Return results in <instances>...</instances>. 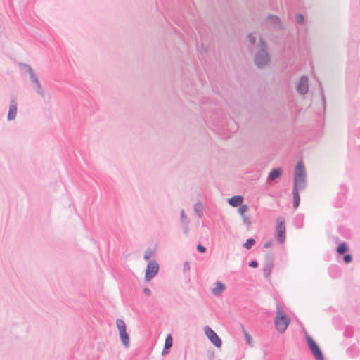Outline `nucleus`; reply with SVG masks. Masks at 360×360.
<instances>
[{
  "label": "nucleus",
  "instance_id": "nucleus-23",
  "mask_svg": "<svg viewBox=\"0 0 360 360\" xmlns=\"http://www.w3.org/2000/svg\"><path fill=\"white\" fill-rule=\"evenodd\" d=\"M348 250V248L345 243H342L337 247V252L339 255H342Z\"/></svg>",
  "mask_w": 360,
  "mask_h": 360
},
{
  "label": "nucleus",
  "instance_id": "nucleus-14",
  "mask_svg": "<svg viewBox=\"0 0 360 360\" xmlns=\"http://www.w3.org/2000/svg\"><path fill=\"white\" fill-rule=\"evenodd\" d=\"M180 224L184 229V233L187 235L189 232L190 220L186 214L184 209L180 210Z\"/></svg>",
  "mask_w": 360,
  "mask_h": 360
},
{
  "label": "nucleus",
  "instance_id": "nucleus-35",
  "mask_svg": "<svg viewBox=\"0 0 360 360\" xmlns=\"http://www.w3.org/2000/svg\"><path fill=\"white\" fill-rule=\"evenodd\" d=\"M271 246V241H267L264 245V248H269Z\"/></svg>",
  "mask_w": 360,
  "mask_h": 360
},
{
  "label": "nucleus",
  "instance_id": "nucleus-25",
  "mask_svg": "<svg viewBox=\"0 0 360 360\" xmlns=\"http://www.w3.org/2000/svg\"><path fill=\"white\" fill-rule=\"evenodd\" d=\"M248 210V206L247 205H240L238 211L243 216L244 213Z\"/></svg>",
  "mask_w": 360,
  "mask_h": 360
},
{
  "label": "nucleus",
  "instance_id": "nucleus-36",
  "mask_svg": "<svg viewBox=\"0 0 360 360\" xmlns=\"http://www.w3.org/2000/svg\"><path fill=\"white\" fill-rule=\"evenodd\" d=\"M186 268L189 269V264H188V262H186L185 264H184V269H186Z\"/></svg>",
  "mask_w": 360,
  "mask_h": 360
},
{
  "label": "nucleus",
  "instance_id": "nucleus-29",
  "mask_svg": "<svg viewBox=\"0 0 360 360\" xmlns=\"http://www.w3.org/2000/svg\"><path fill=\"white\" fill-rule=\"evenodd\" d=\"M343 260L345 263L348 264L352 262V257L350 254L345 255L343 257Z\"/></svg>",
  "mask_w": 360,
  "mask_h": 360
},
{
  "label": "nucleus",
  "instance_id": "nucleus-27",
  "mask_svg": "<svg viewBox=\"0 0 360 360\" xmlns=\"http://www.w3.org/2000/svg\"><path fill=\"white\" fill-rule=\"evenodd\" d=\"M243 330H244V333H245V340L248 344L250 345L252 341V337L250 336V335L249 333H248V332L244 328H243Z\"/></svg>",
  "mask_w": 360,
  "mask_h": 360
},
{
  "label": "nucleus",
  "instance_id": "nucleus-13",
  "mask_svg": "<svg viewBox=\"0 0 360 360\" xmlns=\"http://www.w3.org/2000/svg\"><path fill=\"white\" fill-rule=\"evenodd\" d=\"M308 77L303 75L300 79L297 86V91L299 94L304 95L308 92Z\"/></svg>",
  "mask_w": 360,
  "mask_h": 360
},
{
  "label": "nucleus",
  "instance_id": "nucleus-12",
  "mask_svg": "<svg viewBox=\"0 0 360 360\" xmlns=\"http://www.w3.org/2000/svg\"><path fill=\"white\" fill-rule=\"evenodd\" d=\"M18 65L23 73L27 74L29 75L30 81H32L34 78L37 77V74L34 72V70L30 65L20 62L18 63Z\"/></svg>",
  "mask_w": 360,
  "mask_h": 360
},
{
  "label": "nucleus",
  "instance_id": "nucleus-9",
  "mask_svg": "<svg viewBox=\"0 0 360 360\" xmlns=\"http://www.w3.org/2000/svg\"><path fill=\"white\" fill-rule=\"evenodd\" d=\"M265 23L267 27H271L275 30H279L282 27L280 18L274 15H269L266 20Z\"/></svg>",
  "mask_w": 360,
  "mask_h": 360
},
{
  "label": "nucleus",
  "instance_id": "nucleus-28",
  "mask_svg": "<svg viewBox=\"0 0 360 360\" xmlns=\"http://www.w3.org/2000/svg\"><path fill=\"white\" fill-rule=\"evenodd\" d=\"M152 255H153V252L151 250H150V249L146 250L144 253V259L146 260L149 259L151 257Z\"/></svg>",
  "mask_w": 360,
  "mask_h": 360
},
{
  "label": "nucleus",
  "instance_id": "nucleus-3",
  "mask_svg": "<svg viewBox=\"0 0 360 360\" xmlns=\"http://www.w3.org/2000/svg\"><path fill=\"white\" fill-rule=\"evenodd\" d=\"M290 323V319L282 310L281 307L278 304H277L276 316L274 319V325L276 330L280 333H284L286 330Z\"/></svg>",
  "mask_w": 360,
  "mask_h": 360
},
{
  "label": "nucleus",
  "instance_id": "nucleus-30",
  "mask_svg": "<svg viewBox=\"0 0 360 360\" xmlns=\"http://www.w3.org/2000/svg\"><path fill=\"white\" fill-rule=\"evenodd\" d=\"M242 219H243V221L245 224H246L248 226H250V224H251L250 219L246 215H243Z\"/></svg>",
  "mask_w": 360,
  "mask_h": 360
},
{
  "label": "nucleus",
  "instance_id": "nucleus-7",
  "mask_svg": "<svg viewBox=\"0 0 360 360\" xmlns=\"http://www.w3.org/2000/svg\"><path fill=\"white\" fill-rule=\"evenodd\" d=\"M204 332L210 341L217 348L222 345V342L219 335L209 326L204 328Z\"/></svg>",
  "mask_w": 360,
  "mask_h": 360
},
{
  "label": "nucleus",
  "instance_id": "nucleus-5",
  "mask_svg": "<svg viewBox=\"0 0 360 360\" xmlns=\"http://www.w3.org/2000/svg\"><path fill=\"white\" fill-rule=\"evenodd\" d=\"M306 340L307 345L314 355V358L316 360H324L323 355L318 346V345L315 342V341L312 339V338L308 335H306Z\"/></svg>",
  "mask_w": 360,
  "mask_h": 360
},
{
  "label": "nucleus",
  "instance_id": "nucleus-4",
  "mask_svg": "<svg viewBox=\"0 0 360 360\" xmlns=\"http://www.w3.org/2000/svg\"><path fill=\"white\" fill-rule=\"evenodd\" d=\"M116 326L119 331L120 340L122 345L128 348L129 347V336L127 333L126 325L122 319H118L116 321Z\"/></svg>",
  "mask_w": 360,
  "mask_h": 360
},
{
  "label": "nucleus",
  "instance_id": "nucleus-19",
  "mask_svg": "<svg viewBox=\"0 0 360 360\" xmlns=\"http://www.w3.org/2000/svg\"><path fill=\"white\" fill-rule=\"evenodd\" d=\"M243 197L241 195H235L228 200L229 204L232 207H238L242 204Z\"/></svg>",
  "mask_w": 360,
  "mask_h": 360
},
{
  "label": "nucleus",
  "instance_id": "nucleus-33",
  "mask_svg": "<svg viewBox=\"0 0 360 360\" xmlns=\"http://www.w3.org/2000/svg\"><path fill=\"white\" fill-rule=\"evenodd\" d=\"M321 99H322V101H323V108L325 109L326 108V98H325V96L323 94V89L322 88L321 89Z\"/></svg>",
  "mask_w": 360,
  "mask_h": 360
},
{
  "label": "nucleus",
  "instance_id": "nucleus-16",
  "mask_svg": "<svg viewBox=\"0 0 360 360\" xmlns=\"http://www.w3.org/2000/svg\"><path fill=\"white\" fill-rule=\"evenodd\" d=\"M282 172L283 171L281 168L273 169L268 175L267 181H271L280 178L282 175Z\"/></svg>",
  "mask_w": 360,
  "mask_h": 360
},
{
  "label": "nucleus",
  "instance_id": "nucleus-20",
  "mask_svg": "<svg viewBox=\"0 0 360 360\" xmlns=\"http://www.w3.org/2000/svg\"><path fill=\"white\" fill-rule=\"evenodd\" d=\"M204 210V206L203 204L201 202H197L194 205V212L198 215L199 218H201L202 216Z\"/></svg>",
  "mask_w": 360,
  "mask_h": 360
},
{
  "label": "nucleus",
  "instance_id": "nucleus-15",
  "mask_svg": "<svg viewBox=\"0 0 360 360\" xmlns=\"http://www.w3.org/2000/svg\"><path fill=\"white\" fill-rule=\"evenodd\" d=\"M273 265V257L271 255L269 254L266 255V263L263 268L264 276L265 278L269 277Z\"/></svg>",
  "mask_w": 360,
  "mask_h": 360
},
{
  "label": "nucleus",
  "instance_id": "nucleus-22",
  "mask_svg": "<svg viewBox=\"0 0 360 360\" xmlns=\"http://www.w3.org/2000/svg\"><path fill=\"white\" fill-rule=\"evenodd\" d=\"M172 346V338L171 335H168L165 339V347H164V349H163L162 354H165V353H167V352L165 350L171 348Z\"/></svg>",
  "mask_w": 360,
  "mask_h": 360
},
{
  "label": "nucleus",
  "instance_id": "nucleus-34",
  "mask_svg": "<svg viewBox=\"0 0 360 360\" xmlns=\"http://www.w3.org/2000/svg\"><path fill=\"white\" fill-rule=\"evenodd\" d=\"M143 292L147 295H150V293H151V291L149 288H144L143 289Z\"/></svg>",
  "mask_w": 360,
  "mask_h": 360
},
{
  "label": "nucleus",
  "instance_id": "nucleus-6",
  "mask_svg": "<svg viewBox=\"0 0 360 360\" xmlns=\"http://www.w3.org/2000/svg\"><path fill=\"white\" fill-rule=\"evenodd\" d=\"M158 271L159 264H158V262L155 260L150 261L147 264L144 278L145 281L146 282L150 281L158 274Z\"/></svg>",
  "mask_w": 360,
  "mask_h": 360
},
{
  "label": "nucleus",
  "instance_id": "nucleus-21",
  "mask_svg": "<svg viewBox=\"0 0 360 360\" xmlns=\"http://www.w3.org/2000/svg\"><path fill=\"white\" fill-rule=\"evenodd\" d=\"M292 195H293V207L294 208H297L299 206L300 204V195H299V190H297L296 188L292 190Z\"/></svg>",
  "mask_w": 360,
  "mask_h": 360
},
{
  "label": "nucleus",
  "instance_id": "nucleus-31",
  "mask_svg": "<svg viewBox=\"0 0 360 360\" xmlns=\"http://www.w3.org/2000/svg\"><path fill=\"white\" fill-rule=\"evenodd\" d=\"M197 249L200 252H202V253H204L206 251L205 247L200 244L198 245Z\"/></svg>",
  "mask_w": 360,
  "mask_h": 360
},
{
  "label": "nucleus",
  "instance_id": "nucleus-32",
  "mask_svg": "<svg viewBox=\"0 0 360 360\" xmlns=\"http://www.w3.org/2000/svg\"><path fill=\"white\" fill-rule=\"evenodd\" d=\"M249 266L252 268H256L258 266V263L255 260H252L249 263Z\"/></svg>",
  "mask_w": 360,
  "mask_h": 360
},
{
  "label": "nucleus",
  "instance_id": "nucleus-26",
  "mask_svg": "<svg viewBox=\"0 0 360 360\" xmlns=\"http://www.w3.org/2000/svg\"><path fill=\"white\" fill-rule=\"evenodd\" d=\"M296 22L300 25H302L304 22V17L302 14L298 13L296 15Z\"/></svg>",
  "mask_w": 360,
  "mask_h": 360
},
{
  "label": "nucleus",
  "instance_id": "nucleus-2",
  "mask_svg": "<svg viewBox=\"0 0 360 360\" xmlns=\"http://www.w3.org/2000/svg\"><path fill=\"white\" fill-rule=\"evenodd\" d=\"M304 166L302 162H298L294 172L293 188L299 191L304 189L307 184Z\"/></svg>",
  "mask_w": 360,
  "mask_h": 360
},
{
  "label": "nucleus",
  "instance_id": "nucleus-8",
  "mask_svg": "<svg viewBox=\"0 0 360 360\" xmlns=\"http://www.w3.org/2000/svg\"><path fill=\"white\" fill-rule=\"evenodd\" d=\"M17 106H18L17 98H16V97L13 96L10 100L9 109H8V115H7V119L8 121L14 120L16 118Z\"/></svg>",
  "mask_w": 360,
  "mask_h": 360
},
{
  "label": "nucleus",
  "instance_id": "nucleus-10",
  "mask_svg": "<svg viewBox=\"0 0 360 360\" xmlns=\"http://www.w3.org/2000/svg\"><path fill=\"white\" fill-rule=\"evenodd\" d=\"M32 89L42 98L46 96L45 90L41 85L38 77L30 81Z\"/></svg>",
  "mask_w": 360,
  "mask_h": 360
},
{
  "label": "nucleus",
  "instance_id": "nucleus-11",
  "mask_svg": "<svg viewBox=\"0 0 360 360\" xmlns=\"http://www.w3.org/2000/svg\"><path fill=\"white\" fill-rule=\"evenodd\" d=\"M276 231L278 241L283 243L285 240V226L284 222L280 221V219H277Z\"/></svg>",
  "mask_w": 360,
  "mask_h": 360
},
{
  "label": "nucleus",
  "instance_id": "nucleus-1",
  "mask_svg": "<svg viewBox=\"0 0 360 360\" xmlns=\"http://www.w3.org/2000/svg\"><path fill=\"white\" fill-rule=\"evenodd\" d=\"M254 52H255L254 61L259 68H263L269 65L271 58L267 51V44L262 37H259L257 49Z\"/></svg>",
  "mask_w": 360,
  "mask_h": 360
},
{
  "label": "nucleus",
  "instance_id": "nucleus-17",
  "mask_svg": "<svg viewBox=\"0 0 360 360\" xmlns=\"http://www.w3.org/2000/svg\"><path fill=\"white\" fill-rule=\"evenodd\" d=\"M215 286L212 288V292L216 295L219 296L221 295V293L225 290L226 285L224 283L221 281H218L215 284Z\"/></svg>",
  "mask_w": 360,
  "mask_h": 360
},
{
  "label": "nucleus",
  "instance_id": "nucleus-18",
  "mask_svg": "<svg viewBox=\"0 0 360 360\" xmlns=\"http://www.w3.org/2000/svg\"><path fill=\"white\" fill-rule=\"evenodd\" d=\"M248 41L250 44V51L254 52L257 49L258 41L257 42L256 36L253 33H250L248 36Z\"/></svg>",
  "mask_w": 360,
  "mask_h": 360
},
{
  "label": "nucleus",
  "instance_id": "nucleus-24",
  "mask_svg": "<svg viewBox=\"0 0 360 360\" xmlns=\"http://www.w3.org/2000/svg\"><path fill=\"white\" fill-rule=\"evenodd\" d=\"M255 243V240L253 238H249L243 244V247L247 250H250L252 245Z\"/></svg>",
  "mask_w": 360,
  "mask_h": 360
}]
</instances>
